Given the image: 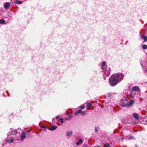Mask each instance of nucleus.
Here are the masks:
<instances>
[{
  "label": "nucleus",
  "mask_w": 147,
  "mask_h": 147,
  "mask_svg": "<svg viewBox=\"0 0 147 147\" xmlns=\"http://www.w3.org/2000/svg\"><path fill=\"white\" fill-rule=\"evenodd\" d=\"M56 117V119H57V118H58V117Z\"/></svg>",
  "instance_id": "c756f323"
},
{
  "label": "nucleus",
  "mask_w": 147,
  "mask_h": 147,
  "mask_svg": "<svg viewBox=\"0 0 147 147\" xmlns=\"http://www.w3.org/2000/svg\"><path fill=\"white\" fill-rule=\"evenodd\" d=\"M81 113V114L82 115H84L85 114V112L84 111H83Z\"/></svg>",
  "instance_id": "b1692460"
},
{
  "label": "nucleus",
  "mask_w": 147,
  "mask_h": 147,
  "mask_svg": "<svg viewBox=\"0 0 147 147\" xmlns=\"http://www.w3.org/2000/svg\"><path fill=\"white\" fill-rule=\"evenodd\" d=\"M128 101L127 99L124 98L121 100L120 105L123 107H125L128 105Z\"/></svg>",
  "instance_id": "7ed1b4c3"
},
{
  "label": "nucleus",
  "mask_w": 147,
  "mask_h": 147,
  "mask_svg": "<svg viewBox=\"0 0 147 147\" xmlns=\"http://www.w3.org/2000/svg\"><path fill=\"white\" fill-rule=\"evenodd\" d=\"M80 109L81 110L84 109L85 108V107L84 105H82L80 107Z\"/></svg>",
  "instance_id": "4be33fe9"
},
{
  "label": "nucleus",
  "mask_w": 147,
  "mask_h": 147,
  "mask_svg": "<svg viewBox=\"0 0 147 147\" xmlns=\"http://www.w3.org/2000/svg\"><path fill=\"white\" fill-rule=\"evenodd\" d=\"M7 141L10 143H12L13 142V139L12 138L7 139Z\"/></svg>",
  "instance_id": "2eb2a0df"
},
{
  "label": "nucleus",
  "mask_w": 147,
  "mask_h": 147,
  "mask_svg": "<svg viewBox=\"0 0 147 147\" xmlns=\"http://www.w3.org/2000/svg\"><path fill=\"white\" fill-rule=\"evenodd\" d=\"M143 38L144 39L145 41H147V36H143Z\"/></svg>",
  "instance_id": "412c9836"
},
{
  "label": "nucleus",
  "mask_w": 147,
  "mask_h": 147,
  "mask_svg": "<svg viewBox=\"0 0 147 147\" xmlns=\"http://www.w3.org/2000/svg\"><path fill=\"white\" fill-rule=\"evenodd\" d=\"M83 141L81 139L79 140L76 143V144L77 146H80V145L83 143Z\"/></svg>",
  "instance_id": "0eeeda50"
},
{
  "label": "nucleus",
  "mask_w": 147,
  "mask_h": 147,
  "mask_svg": "<svg viewBox=\"0 0 147 147\" xmlns=\"http://www.w3.org/2000/svg\"><path fill=\"white\" fill-rule=\"evenodd\" d=\"M132 138V137H130V138H129V139H131Z\"/></svg>",
  "instance_id": "7c9ffc66"
},
{
  "label": "nucleus",
  "mask_w": 147,
  "mask_h": 147,
  "mask_svg": "<svg viewBox=\"0 0 147 147\" xmlns=\"http://www.w3.org/2000/svg\"><path fill=\"white\" fill-rule=\"evenodd\" d=\"M17 133V131L16 130H11V131L9 132L7 134L8 136H10L11 135H15Z\"/></svg>",
  "instance_id": "39448f33"
},
{
  "label": "nucleus",
  "mask_w": 147,
  "mask_h": 147,
  "mask_svg": "<svg viewBox=\"0 0 147 147\" xmlns=\"http://www.w3.org/2000/svg\"><path fill=\"white\" fill-rule=\"evenodd\" d=\"M134 100H131L129 101V103L128 104V105L129 106H131L132 104L134 103Z\"/></svg>",
  "instance_id": "f8f14e48"
},
{
  "label": "nucleus",
  "mask_w": 147,
  "mask_h": 147,
  "mask_svg": "<svg viewBox=\"0 0 147 147\" xmlns=\"http://www.w3.org/2000/svg\"><path fill=\"white\" fill-rule=\"evenodd\" d=\"M142 47L143 49H147V45H143Z\"/></svg>",
  "instance_id": "a211bd4d"
},
{
  "label": "nucleus",
  "mask_w": 147,
  "mask_h": 147,
  "mask_svg": "<svg viewBox=\"0 0 147 147\" xmlns=\"http://www.w3.org/2000/svg\"><path fill=\"white\" fill-rule=\"evenodd\" d=\"M84 147H88L87 145H85L84 146Z\"/></svg>",
  "instance_id": "c85d7f7f"
},
{
  "label": "nucleus",
  "mask_w": 147,
  "mask_h": 147,
  "mask_svg": "<svg viewBox=\"0 0 147 147\" xmlns=\"http://www.w3.org/2000/svg\"><path fill=\"white\" fill-rule=\"evenodd\" d=\"M72 134V131H67L66 133V135L67 136H69L71 135Z\"/></svg>",
  "instance_id": "4468645a"
},
{
  "label": "nucleus",
  "mask_w": 147,
  "mask_h": 147,
  "mask_svg": "<svg viewBox=\"0 0 147 147\" xmlns=\"http://www.w3.org/2000/svg\"><path fill=\"white\" fill-rule=\"evenodd\" d=\"M104 147H111V146L108 143H105L104 144Z\"/></svg>",
  "instance_id": "1a4fd4ad"
},
{
  "label": "nucleus",
  "mask_w": 147,
  "mask_h": 147,
  "mask_svg": "<svg viewBox=\"0 0 147 147\" xmlns=\"http://www.w3.org/2000/svg\"><path fill=\"white\" fill-rule=\"evenodd\" d=\"M82 112V110L81 109L78 110L75 113L76 115H78V113H80Z\"/></svg>",
  "instance_id": "dca6fc26"
},
{
  "label": "nucleus",
  "mask_w": 147,
  "mask_h": 147,
  "mask_svg": "<svg viewBox=\"0 0 147 147\" xmlns=\"http://www.w3.org/2000/svg\"><path fill=\"white\" fill-rule=\"evenodd\" d=\"M95 131L96 132H97L98 131V128L97 127H95Z\"/></svg>",
  "instance_id": "5701e85b"
},
{
  "label": "nucleus",
  "mask_w": 147,
  "mask_h": 147,
  "mask_svg": "<svg viewBox=\"0 0 147 147\" xmlns=\"http://www.w3.org/2000/svg\"><path fill=\"white\" fill-rule=\"evenodd\" d=\"M94 147H101L100 146H94Z\"/></svg>",
  "instance_id": "cd10ccee"
},
{
  "label": "nucleus",
  "mask_w": 147,
  "mask_h": 147,
  "mask_svg": "<svg viewBox=\"0 0 147 147\" xmlns=\"http://www.w3.org/2000/svg\"><path fill=\"white\" fill-rule=\"evenodd\" d=\"M102 67L104 73L106 75V76H108L110 73V69L109 68H107L106 67L105 61L103 62Z\"/></svg>",
  "instance_id": "f03ea898"
},
{
  "label": "nucleus",
  "mask_w": 147,
  "mask_h": 147,
  "mask_svg": "<svg viewBox=\"0 0 147 147\" xmlns=\"http://www.w3.org/2000/svg\"><path fill=\"white\" fill-rule=\"evenodd\" d=\"M122 74L118 73L112 75L109 79V83L111 86H114L120 82L123 79Z\"/></svg>",
  "instance_id": "f257e3e1"
},
{
  "label": "nucleus",
  "mask_w": 147,
  "mask_h": 147,
  "mask_svg": "<svg viewBox=\"0 0 147 147\" xmlns=\"http://www.w3.org/2000/svg\"><path fill=\"white\" fill-rule=\"evenodd\" d=\"M146 122H147V120L146 121Z\"/></svg>",
  "instance_id": "473e14b6"
},
{
  "label": "nucleus",
  "mask_w": 147,
  "mask_h": 147,
  "mask_svg": "<svg viewBox=\"0 0 147 147\" xmlns=\"http://www.w3.org/2000/svg\"><path fill=\"white\" fill-rule=\"evenodd\" d=\"M133 117L137 119H138L139 118V117L137 114L135 113L133 115Z\"/></svg>",
  "instance_id": "9d476101"
},
{
  "label": "nucleus",
  "mask_w": 147,
  "mask_h": 147,
  "mask_svg": "<svg viewBox=\"0 0 147 147\" xmlns=\"http://www.w3.org/2000/svg\"><path fill=\"white\" fill-rule=\"evenodd\" d=\"M57 128V126H53L50 129V130L52 131H53L55 129Z\"/></svg>",
  "instance_id": "9b49d317"
},
{
  "label": "nucleus",
  "mask_w": 147,
  "mask_h": 147,
  "mask_svg": "<svg viewBox=\"0 0 147 147\" xmlns=\"http://www.w3.org/2000/svg\"><path fill=\"white\" fill-rule=\"evenodd\" d=\"M112 95V94L111 93H109L108 94V96H110Z\"/></svg>",
  "instance_id": "a878e982"
},
{
  "label": "nucleus",
  "mask_w": 147,
  "mask_h": 147,
  "mask_svg": "<svg viewBox=\"0 0 147 147\" xmlns=\"http://www.w3.org/2000/svg\"><path fill=\"white\" fill-rule=\"evenodd\" d=\"M5 21L4 20H0V24H5Z\"/></svg>",
  "instance_id": "6ab92c4d"
},
{
  "label": "nucleus",
  "mask_w": 147,
  "mask_h": 147,
  "mask_svg": "<svg viewBox=\"0 0 147 147\" xmlns=\"http://www.w3.org/2000/svg\"><path fill=\"white\" fill-rule=\"evenodd\" d=\"M4 7L5 9H7L9 7V3L6 2L4 4Z\"/></svg>",
  "instance_id": "423d86ee"
},
{
  "label": "nucleus",
  "mask_w": 147,
  "mask_h": 147,
  "mask_svg": "<svg viewBox=\"0 0 147 147\" xmlns=\"http://www.w3.org/2000/svg\"><path fill=\"white\" fill-rule=\"evenodd\" d=\"M131 90L133 91H137L138 92H140V90L139 88L137 86H135L133 87Z\"/></svg>",
  "instance_id": "20e7f679"
},
{
  "label": "nucleus",
  "mask_w": 147,
  "mask_h": 147,
  "mask_svg": "<svg viewBox=\"0 0 147 147\" xmlns=\"http://www.w3.org/2000/svg\"><path fill=\"white\" fill-rule=\"evenodd\" d=\"M25 134L24 132H22V135L21 137V139L22 140H23L25 138Z\"/></svg>",
  "instance_id": "6e6552de"
},
{
  "label": "nucleus",
  "mask_w": 147,
  "mask_h": 147,
  "mask_svg": "<svg viewBox=\"0 0 147 147\" xmlns=\"http://www.w3.org/2000/svg\"><path fill=\"white\" fill-rule=\"evenodd\" d=\"M58 121L62 123H63V119H59L58 120Z\"/></svg>",
  "instance_id": "f3484780"
},
{
  "label": "nucleus",
  "mask_w": 147,
  "mask_h": 147,
  "mask_svg": "<svg viewBox=\"0 0 147 147\" xmlns=\"http://www.w3.org/2000/svg\"><path fill=\"white\" fill-rule=\"evenodd\" d=\"M140 36H141V37L142 38H143V36H144L143 35H140Z\"/></svg>",
  "instance_id": "bb28decb"
},
{
  "label": "nucleus",
  "mask_w": 147,
  "mask_h": 147,
  "mask_svg": "<svg viewBox=\"0 0 147 147\" xmlns=\"http://www.w3.org/2000/svg\"><path fill=\"white\" fill-rule=\"evenodd\" d=\"M92 105V104L91 103L88 102L87 103V105H86V106L90 107Z\"/></svg>",
  "instance_id": "aec40b11"
},
{
  "label": "nucleus",
  "mask_w": 147,
  "mask_h": 147,
  "mask_svg": "<svg viewBox=\"0 0 147 147\" xmlns=\"http://www.w3.org/2000/svg\"><path fill=\"white\" fill-rule=\"evenodd\" d=\"M28 132H29V131H27Z\"/></svg>",
  "instance_id": "2f4dec72"
},
{
  "label": "nucleus",
  "mask_w": 147,
  "mask_h": 147,
  "mask_svg": "<svg viewBox=\"0 0 147 147\" xmlns=\"http://www.w3.org/2000/svg\"><path fill=\"white\" fill-rule=\"evenodd\" d=\"M14 3H15L20 4H21L22 3V2L20 1H19L18 0H16L15 1Z\"/></svg>",
  "instance_id": "ddd939ff"
},
{
  "label": "nucleus",
  "mask_w": 147,
  "mask_h": 147,
  "mask_svg": "<svg viewBox=\"0 0 147 147\" xmlns=\"http://www.w3.org/2000/svg\"><path fill=\"white\" fill-rule=\"evenodd\" d=\"M87 107H86V109L87 110H89V109H90V107H88V106H86Z\"/></svg>",
  "instance_id": "393cba45"
}]
</instances>
